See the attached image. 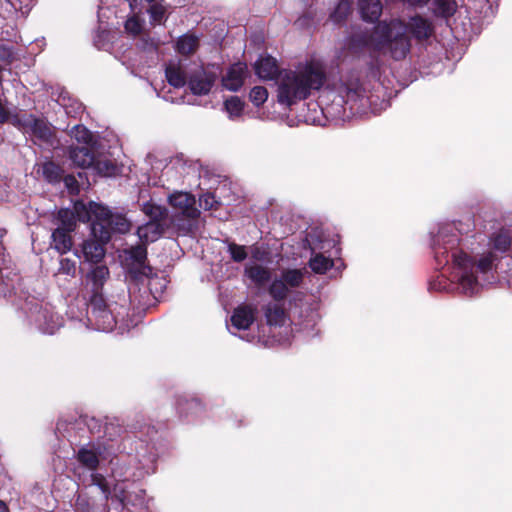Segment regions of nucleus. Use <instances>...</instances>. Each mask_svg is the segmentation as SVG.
I'll list each match as a JSON object with an SVG mask.
<instances>
[{
  "label": "nucleus",
  "mask_w": 512,
  "mask_h": 512,
  "mask_svg": "<svg viewBox=\"0 0 512 512\" xmlns=\"http://www.w3.org/2000/svg\"><path fill=\"white\" fill-rule=\"evenodd\" d=\"M511 247L508 230L495 233L485 250L469 246L459 238L454 223L440 225L432 242L437 265L448 266L451 284L467 296L477 294L489 282L490 273L498 267L497 253H506Z\"/></svg>",
  "instance_id": "obj_1"
},
{
  "label": "nucleus",
  "mask_w": 512,
  "mask_h": 512,
  "mask_svg": "<svg viewBox=\"0 0 512 512\" xmlns=\"http://www.w3.org/2000/svg\"><path fill=\"white\" fill-rule=\"evenodd\" d=\"M326 81L324 63L310 59L300 63L294 70H286L277 79V101L290 107L307 99L311 92L320 90Z\"/></svg>",
  "instance_id": "obj_2"
},
{
  "label": "nucleus",
  "mask_w": 512,
  "mask_h": 512,
  "mask_svg": "<svg viewBox=\"0 0 512 512\" xmlns=\"http://www.w3.org/2000/svg\"><path fill=\"white\" fill-rule=\"evenodd\" d=\"M407 26L398 19L379 22L367 40V44L395 60L404 59L410 51L406 35Z\"/></svg>",
  "instance_id": "obj_3"
},
{
  "label": "nucleus",
  "mask_w": 512,
  "mask_h": 512,
  "mask_svg": "<svg viewBox=\"0 0 512 512\" xmlns=\"http://www.w3.org/2000/svg\"><path fill=\"white\" fill-rule=\"evenodd\" d=\"M75 210L82 222L91 223V233L101 241L110 240V230L125 233L130 228L125 217L113 215L107 207L95 202L77 203Z\"/></svg>",
  "instance_id": "obj_4"
},
{
  "label": "nucleus",
  "mask_w": 512,
  "mask_h": 512,
  "mask_svg": "<svg viewBox=\"0 0 512 512\" xmlns=\"http://www.w3.org/2000/svg\"><path fill=\"white\" fill-rule=\"evenodd\" d=\"M88 321L94 329L103 332L112 331L118 323L121 327L128 328V307L117 304L108 306L101 295L95 294L91 298Z\"/></svg>",
  "instance_id": "obj_5"
},
{
  "label": "nucleus",
  "mask_w": 512,
  "mask_h": 512,
  "mask_svg": "<svg viewBox=\"0 0 512 512\" xmlns=\"http://www.w3.org/2000/svg\"><path fill=\"white\" fill-rule=\"evenodd\" d=\"M13 122L23 133L41 141L49 142L53 137L52 129L47 122L36 118L32 114L16 115Z\"/></svg>",
  "instance_id": "obj_6"
},
{
  "label": "nucleus",
  "mask_w": 512,
  "mask_h": 512,
  "mask_svg": "<svg viewBox=\"0 0 512 512\" xmlns=\"http://www.w3.org/2000/svg\"><path fill=\"white\" fill-rule=\"evenodd\" d=\"M91 484L101 490L106 500L116 501L119 508H123L130 502L127 494L128 484L125 481L117 482L111 488L109 482L102 474L92 473Z\"/></svg>",
  "instance_id": "obj_7"
},
{
  "label": "nucleus",
  "mask_w": 512,
  "mask_h": 512,
  "mask_svg": "<svg viewBox=\"0 0 512 512\" xmlns=\"http://www.w3.org/2000/svg\"><path fill=\"white\" fill-rule=\"evenodd\" d=\"M169 204L179 213L188 218H196L199 210L195 197L187 192H175L168 198Z\"/></svg>",
  "instance_id": "obj_8"
},
{
  "label": "nucleus",
  "mask_w": 512,
  "mask_h": 512,
  "mask_svg": "<svg viewBox=\"0 0 512 512\" xmlns=\"http://www.w3.org/2000/svg\"><path fill=\"white\" fill-rule=\"evenodd\" d=\"M216 81V75L213 72L206 71L203 68L197 69L189 78L188 85L191 92L195 95H206L210 92Z\"/></svg>",
  "instance_id": "obj_9"
},
{
  "label": "nucleus",
  "mask_w": 512,
  "mask_h": 512,
  "mask_svg": "<svg viewBox=\"0 0 512 512\" xmlns=\"http://www.w3.org/2000/svg\"><path fill=\"white\" fill-rule=\"evenodd\" d=\"M246 76L247 65L242 62L235 63L222 78V85L225 89L236 92L243 86Z\"/></svg>",
  "instance_id": "obj_10"
},
{
  "label": "nucleus",
  "mask_w": 512,
  "mask_h": 512,
  "mask_svg": "<svg viewBox=\"0 0 512 512\" xmlns=\"http://www.w3.org/2000/svg\"><path fill=\"white\" fill-rule=\"evenodd\" d=\"M257 308L252 305H241L237 307L232 316L231 324L238 330H246L255 320Z\"/></svg>",
  "instance_id": "obj_11"
},
{
  "label": "nucleus",
  "mask_w": 512,
  "mask_h": 512,
  "mask_svg": "<svg viewBox=\"0 0 512 512\" xmlns=\"http://www.w3.org/2000/svg\"><path fill=\"white\" fill-rule=\"evenodd\" d=\"M129 3L132 16L128 17L124 24L126 33L132 37L138 36L143 30V21L138 15L142 13V0H126Z\"/></svg>",
  "instance_id": "obj_12"
},
{
  "label": "nucleus",
  "mask_w": 512,
  "mask_h": 512,
  "mask_svg": "<svg viewBox=\"0 0 512 512\" xmlns=\"http://www.w3.org/2000/svg\"><path fill=\"white\" fill-rule=\"evenodd\" d=\"M39 329L43 333L53 334L62 325V318L54 311L41 309L36 317Z\"/></svg>",
  "instance_id": "obj_13"
},
{
  "label": "nucleus",
  "mask_w": 512,
  "mask_h": 512,
  "mask_svg": "<svg viewBox=\"0 0 512 512\" xmlns=\"http://www.w3.org/2000/svg\"><path fill=\"white\" fill-rule=\"evenodd\" d=\"M92 239H88L82 244V254L87 262L98 263L102 260L105 255L103 244L107 241H101L95 237L92 233Z\"/></svg>",
  "instance_id": "obj_14"
},
{
  "label": "nucleus",
  "mask_w": 512,
  "mask_h": 512,
  "mask_svg": "<svg viewBox=\"0 0 512 512\" xmlns=\"http://www.w3.org/2000/svg\"><path fill=\"white\" fill-rule=\"evenodd\" d=\"M256 75L262 80H272L278 75L276 59L271 56L260 57L254 64Z\"/></svg>",
  "instance_id": "obj_15"
},
{
  "label": "nucleus",
  "mask_w": 512,
  "mask_h": 512,
  "mask_svg": "<svg viewBox=\"0 0 512 512\" xmlns=\"http://www.w3.org/2000/svg\"><path fill=\"white\" fill-rule=\"evenodd\" d=\"M101 454L100 448L85 446L79 449L77 459L87 469L95 471L99 466Z\"/></svg>",
  "instance_id": "obj_16"
},
{
  "label": "nucleus",
  "mask_w": 512,
  "mask_h": 512,
  "mask_svg": "<svg viewBox=\"0 0 512 512\" xmlns=\"http://www.w3.org/2000/svg\"><path fill=\"white\" fill-rule=\"evenodd\" d=\"M92 168L96 174L102 177H115L117 176L121 168L117 165V163L105 156L96 157Z\"/></svg>",
  "instance_id": "obj_17"
},
{
  "label": "nucleus",
  "mask_w": 512,
  "mask_h": 512,
  "mask_svg": "<svg viewBox=\"0 0 512 512\" xmlns=\"http://www.w3.org/2000/svg\"><path fill=\"white\" fill-rule=\"evenodd\" d=\"M165 76L168 83L175 88L184 87L187 82L180 61H170L166 66Z\"/></svg>",
  "instance_id": "obj_18"
},
{
  "label": "nucleus",
  "mask_w": 512,
  "mask_h": 512,
  "mask_svg": "<svg viewBox=\"0 0 512 512\" xmlns=\"http://www.w3.org/2000/svg\"><path fill=\"white\" fill-rule=\"evenodd\" d=\"M162 234L161 225L154 220H150L137 229V235L143 244L156 241Z\"/></svg>",
  "instance_id": "obj_19"
},
{
  "label": "nucleus",
  "mask_w": 512,
  "mask_h": 512,
  "mask_svg": "<svg viewBox=\"0 0 512 512\" xmlns=\"http://www.w3.org/2000/svg\"><path fill=\"white\" fill-rule=\"evenodd\" d=\"M264 315L269 326H282L287 321L283 307L277 303H269L264 307Z\"/></svg>",
  "instance_id": "obj_20"
},
{
  "label": "nucleus",
  "mask_w": 512,
  "mask_h": 512,
  "mask_svg": "<svg viewBox=\"0 0 512 512\" xmlns=\"http://www.w3.org/2000/svg\"><path fill=\"white\" fill-rule=\"evenodd\" d=\"M361 16L366 21L377 20L382 12V3L380 0H359L358 3Z\"/></svg>",
  "instance_id": "obj_21"
},
{
  "label": "nucleus",
  "mask_w": 512,
  "mask_h": 512,
  "mask_svg": "<svg viewBox=\"0 0 512 512\" xmlns=\"http://www.w3.org/2000/svg\"><path fill=\"white\" fill-rule=\"evenodd\" d=\"M199 47V38L192 33H186L178 38L175 50L182 55H191Z\"/></svg>",
  "instance_id": "obj_22"
},
{
  "label": "nucleus",
  "mask_w": 512,
  "mask_h": 512,
  "mask_svg": "<svg viewBox=\"0 0 512 512\" xmlns=\"http://www.w3.org/2000/svg\"><path fill=\"white\" fill-rule=\"evenodd\" d=\"M95 156L86 147H75L70 149V159L81 168H90L95 160Z\"/></svg>",
  "instance_id": "obj_23"
},
{
  "label": "nucleus",
  "mask_w": 512,
  "mask_h": 512,
  "mask_svg": "<svg viewBox=\"0 0 512 512\" xmlns=\"http://www.w3.org/2000/svg\"><path fill=\"white\" fill-rule=\"evenodd\" d=\"M409 30L416 39H426L432 34V25L421 17H413L409 22Z\"/></svg>",
  "instance_id": "obj_24"
},
{
  "label": "nucleus",
  "mask_w": 512,
  "mask_h": 512,
  "mask_svg": "<svg viewBox=\"0 0 512 512\" xmlns=\"http://www.w3.org/2000/svg\"><path fill=\"white\" fill-rule=\"evenodd\" d=\"M70 232L56 228L52 233V246L60 254H65L72 247Z\"/></svg>",
  "instance_id": "obj_25"
},
{
  "label": "nucleus",
  "mask_w": 512,
  "mask_h": 512,
  "mask_svg": "<svg viewBox=\"0 0 512 512\" xmlns=\"http://www.w3.org/2000/svg\"><path fill=\"white\" fill-rule=\"evenodd\" d=\"M244 108L245 103L238 96H231L224 101V110L232 121H238L242 117Z\"/></svg>",
  "instance_id": "obj_26"
},
{
  "label": "nucleus",
  "mask_w": 512,
  "mask_h": 512,
  "mask_svg": "<svg viewBox=\"0 0 512 512\" xmlns=\"http://www.w3.org/2000/svg\"><path fill=\"white\" fill-rule=\"evenodd\" d=\"M76 202L74 206L77 204ZM76 218L81 221L78 217V214L75 210V207L73 208V211L69 209H61L58 212V219L60 221V226H58V229H63L65 231L71 232L76 227Z\"/></svg>",
  "instance_id": "obj_27"
},
{
  "label": "nucleus",
  "mask_w": 512,
  "mask_h": 512,
  "mask_svg": "<svg viewBox=\"0 0 512 512\" xmlns=\"http://www.w3.org/2000/svg\"><path fill=\"white\" fill-rule=\"evenodd\" d=\"M129 256L137 266L142 268L143 275L148 277L151 274L152 269L149 266L144 265L146 258H147V249H146L145 245H138V246L132 247L129 250Z\"/></svg>",
  "instance_id": "obj_28"
},
{
  "label": "nucleus",
  "mask_w": 512,
  "mask_h": 512,
  "mask_svg": "<svg viewBox=\"0 0 512 512\" xmlns=\"http://www.w3.org/2000/svg\"><path fill=\"white\" fill-rule=\"evenodd\" d=\"M245 273L248 278L257 285H263L270 279V272L268 269L257 264L247 266L245 268Z\"/></svg>",
  "instance_id": "obj_29"
},
{
  "label": "nucleus",
  "mask_w": 512,
  "mask_h": 512,
  "mask_svg": "<svg viewBox=\"0 0 512 512\" xmlns=\"http://www.w3.org/2000/svg\"><path fill=\"white\" fill-rule=\"evenodd\" d=\"M109 277V270L106 266L100 265L94 267L88 274L87 279L93 284L95 291L100 289Z\"/></svg>",
  "instance_id": "obj_30"
},
{
  "label": "nucleus",
  "mask_w": 512,
  "mask_h": 512,
  "mask_svg": "<svg viewBox=\"0 0 512 512\" xmlns=\"http://www.w3.org/2000/svg\"><path fill=\"white\" fill-rule=\"evenodd\" d=\"M309 266L313 272L317 274H324L333 266V261L318 253L310 259Z\"/></svg>",
  "instance_id": "obj_31"
},
{
  "label": "nucleus",
  "mask_w": 512,
  "mask_h": 512,
  "mask_svg": "<svg viewBox=\"0 0 512 512\" xmlns=\"http://www.w3.org/2000/svg\"><path fill=\"white\" fill-rule=\"evenodd\" d=\"M353 0H339L335 9L331 13V19L334 23H340L351 13Z\"/></svg>",
  "instance_id": "obj_32"
},
{
  "label": "nucleus",
  "mask_w": 512,
  "mask_h": 512,
  "mask_svg": "<svg viewBox=\"0 0 512 512\" xmlns=\"http://www.w3.org/2000/svg\"><path fill=\"white\" fill-rule=\"evenodd\" d=\"M288 292L289 288L282 278L274 279L269 287V293L275 300H283Z\"/></svg>",
  "instance_id": "obj_33"
},
{
  "label": "nucleus",
  "mask_w": 512,
  "mask_h": 512,
  "mask_svg": "<svg viewBox=\"0 0 512 512\" xmlns=\"http://www.w3.org/2000/svg\"><path fill=\"white\" fill-rule=\"evenodd\" d=\"M454 0H434V12L440 16L448 17L456 11Z\"/></svg>",
  "instance_id": "obj_34"
},
{
  "label": "nucleus",
  "mask_w": 512,
  "mask_h": 512,
  "mask_svg": "<svg viewBox=\"0 0 512 512\" xmlns=\"http://www.w3.org/2000/svg\"><path fill=\"white\" fill-rule=\"evenodd\" d=\"M303 272L299 269H289L282 273L281 278L287 284L288 287H298L303 281Z\"/></svg>",
  "instance_id": "obj_35"
},
{
  "label": "nucleus",
  "mask_w": 512,
  "mask_h": 512,
  "mask_svg": "<svg viewBox=\"0 0 512 512\" xmlns=\"http://www.w3.org/2000/svg\"><path fill=\"white\" fill-rule=\"evenodd\" d=\"M147 12L150 15V23L152 25H159V24L164 23V21L166 19L165 18L166 9L162 4H160V3L152 4L149 7V9L147 10Z\"/></svg>",
  "instance_id": "obj_36"
},
{
  "label": "nucleus",
  "mask_w": 512,
  "mask_h": 512,
  "mask_svg": "<svg viewBox=\"0 0 512 512\" xmlns=\"http://www.w3.org/2000/svg\"><path fill=\"white\" fill-rule=\"evenodd\" d=\"M249 99L254 106H262L268 99V91L265 87L255 86L249 93Z\"/></svg>",
  "instance_id": "obj_37"
},
{
  "label": "nucleus",
  "mask_w": 512,
  "mask_h": 512,
  "mask_svg": "<svg viewBox=\"0 0 512 512\" xmlns=\"http://www.w3.org/2000/svg\"><path fill=\"white\" fill-rule=\"evenodd\" d=\"M70 136L79 143L89 144L92 141L91 132L83 125H75L70 131Z\"/></svg>",
  "instance_id": "obj_38"
},
{
  "label": "nucleus",
  "mask_w": 512,
  "mask_h": 512,
  "mask_svg": "<svg viewBox=\"0 0 512 512\" xmlns=\"http://www.w3.org/2000/svg\"><path fill=\"white\" fill-rule=\"evenodd\" d=\"M59 167L52 163V162H46L42 165V173L43 176L49 181V182H55L59 179Z\"/></svg>",
  "instance_id": "obj_39"
},
{
  "label": "nucleus",
  "mask_w": 512,
  "mask_h": 512,
  "mask_svg": "<svg viewBox=\"0 0 512 512\" xmlns=\"http://www.w3.org/2000/svg\"><path fill=\"white\" fill-rule=\"evenodd\" d=\"M58 273L74 277L76 274V262L69 258H61Z\"/></svg>",
  "instance_id": "obj_40"
},
{
  "label": "nucleus",
  "mask_w": 512,
  "mask_h": 512,
  "mask_svg": "<svg viewBox=\"0 0 512 512\" xmlns=\"http://www.w3.org/2000/svg\"><path fill=\"white\" fill-rule=\"evenodd\" d=\"M143 212L148 215L151 220L156 221L164 215V209L154 203L147 202L143 205Z\"/></svg>",
  "instance_id": "obj_41"
},
{
  "label": "nucleus",
  "mask_w": 512,
  "mask_h": 512,
  "mask_svg": "<svg viewBox=\"0 0 512 512\" xmlns=\"http://www.w3.org/2000/svg\"><path fill=\"white\" fill-rule=\"evenodd\" d=\"M228 251L230 253L231 258L236 262H241L245 260L247 257L245 246L231 243L228 245Z\"/></svg>",
  "instance_id": "obj_42"
},
{
  "label": "nucleus",
  "mask_w": 512,
  "mask_h": 512,
  "mask_svg": "<svg viewBox=\"0 0 512 512\" xmlns=\"http://www.w3.org/2000/svg\"><path fill=\"white\" fill-rule=\"evenodd\" d=\"M61 105L65 108V112L67 115L69 116H72V117H75L76 115H78L79 113H81L83 111V106L81 103H79L78 101L76 100H73L71 102V104H67L65 102V98L63 97L62 98V103Z\"/></svg>",
  "instance_id": "obj_43"
},
{
  "label": "nucleus",
  "mask_w": 512,
  "mask_h": 512,
  "mask_svg": "<svg viewBox=\"0 0 512 512\" xmlns=\"http://www.w3.org/2000/svg\"><path fill=\"white\" fill-rule=\"evenodd\" d=\"M360 92L361 90L358 84H354L352 87L345 86L344 89L340 90V93L343 97L347 98V101L354 100L360 95Z\"/></svg>",
  "instance_id": "obj_44"
},
{
  "label": "nucleus",
  "mask_w": 512,
  "mask_h": 512,
  "mask_svg": "<svg viewBox=\"0 0 512 512\" xmlns=\"http://www.w3.org/2000/svg\"><path fill=\"white\" fill-rule=\"evenodd\" d=\"M430 288L432 290L436 291H444L447 290V284L445 276L442 274L441 276L437 277L436 280L430 283Z\"/></svg>",
  "instance_id": "obj_45"
},
{
  "label": "nucleus",
  "mask_w": 512,
  "mask_h": 512,
  "mask_svg": "<svg viewBox=\"0 0 512 512\" xmlns=\"http://www.w3.org/2000/svg\"><path fill=\"white\" fill-rule=\"evenodd\" d=\"M140 47L144 50L156 52L158 49V43L154 39L143 38L140 42Z\"/></svg>",
  "instance_id": "obj_46"
},
{
  "label": "nucleus",
  "mask_w": 512,
  "mask_h": 512,
  "mask_svg": "<svg viewBox=\"0 0 512 512\" xmlns=\"http://www.w3.org/2000/svg\"><path fill=\"white\" fill-rule=\"evenodd\" d=\"M215 202V198L211 194H205L201 199L200 203L203 204L205 209H211L213 208V204Z\"/></svg>",
  "instance_id": "obj_47"
},
{
  "label": "nucleus",
  "mask_w": 512,
  "mask_h": 512,
  "mask_svg": "<svg viewBox=\"0 0 512 512\" xmlns=\"http://www.w3.org/2000/svg\"><path fill=\"white\" fill-rule=\"evenodd\" d=\"M404 2H407L410 5H419L424 3L426 0H403Z\"/></svg>",
  "instance_id": "obj_48"
},
{
  "label": "nucleus",
  "mask_w": 512,
  "mask_h": 512,
  "mask_svg": "<svg viewBox=\"0 0 512 512\" xmlns=\"http://www.w3.org/2000/svg\"><path fill=\"white\" fill-rule=\"evenodd\" d=\"M0 512H8L6 504L2 501H0Z\"/></svg>",
  "instance_id": "obj_49"
},
{
  "label": "nucleus",
  "mask_w": 512,
  "mask_h": 512,
  "mask_svg": "<svg viewBox=\"0 0 512 512\" xmlns=\"http://www.w3.org/2000/svg\"><path fill=\"white\" fill-rule=\"evenodd\" d=\"M188 405H189L190 408H193V407L197 406V403L192 401V402L188 403Z\"/></svg>",
  "instance_id": "obj_50"
},
{
  "label": "nucleus",
  "mask_w": 512,
  "mask_h": 512,
  "mask_svg": "<svg viewBox=\"0 0 512 512\" xmlns=\"http://www.w3.org/2000/svg\"><path fill=\"white\" fill-rule=\"evenodd\" d=\"M8 3H10L14 8L16 7L15 0H6Z\"/></svg>",
  "instance_id": "obj_51"
},
{
  "label": "nucleus",
  "mask_w": 512,
  "mask_h": 512,
  "mask_svg": "<svg viewBox=\"0 0 512 512\" xmlns=\"http://www.w3.org/2000/svg\"><path fill=\"white\" fill-rule=\"evenodd\" d=\"M148 3H152L154 2L155 0H146Z\"/></svg>",
  "instance_id": "obj_52"
},
{
  "label": "nucleus",
  "mask_w": 512,
  "mask_h": 512,
  "mask_svg": "<svg viewBox=\"0 0 512 512\" xmlns=\"http://www.w3.org/2000/svg\"><path fill=\"white\" fill-rule=\"evenodd\" d=\"M509 261L512 262V258H510Z\"/></svg>",
  "instance_id": "obj_53"
}]
</instances>
